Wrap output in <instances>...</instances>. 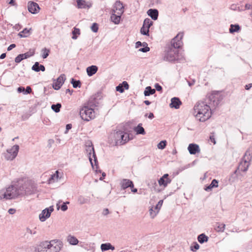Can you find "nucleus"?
<instances>
[{
	"label": "nucleus",
	"mask_w": 252,
	"mask_h": 252,
	"mask_svg": "<svg viewBox=\"0 0 252 252\" xmlns=\"http://www.w3.org/2000/svg\"><path fill=\"white\" fill-rule=\"evenodd\" d=\"M245 9H252V4L247 3L245 4Z\"/></svg>",
	"instance_id": "58"
},
{
	"label": "nucleus",
	"mask_w": 252,
	"mask_h": 252,
	"mask_svg": "<svg viewBox=\"0 0 252 252\" xmlns=\"http://www.w3.org/2000/svg\"><path fill=\"white\" fill-rule=\"evenodd\" d=\"M240 29L241 28L239 25L231 24L230 26L229 31L230 33H233L235 32H239L240 31Z\"/></svg>",
	"instance_id": "33"
},
{
	"label": "nucleus",
	"mask_w": 252,
	"mask_h": 252,
	"mask_svg": "<svg viewBox=\"0 0 252 252\" xmlns=\"http://www.w3.org/2000/svg\"><path fill=\"white\" fill-rule=\"evenodd\" d=\"M25 91V89L23 87H20L18 88V89H17V91L19 93H23L24 94Z\"/></svg>",
	"instance_id": "54"
},
{
	"label": "nucleus",
	"mask_w": 252,
	"mask_h": 252,
	"mask_svg": "<svg viewBox=\"0 0 252 252\" xmlns=\"http://www.w3.org/2000/svg\"><path fill=\"white\" fill-rule=\"evenodd\" d=\"M155 93V89H152V88L150 86H148L146 88L144 92V94L145 96H149L150 95L154 94Z\"/></svg>",
	"instance_id": "34"
},
{
	"label": "nucleus",
	"mask_w": 252,
	"mask_h": 252,
	"mask_svg": "<svg viewBox=\"0 0 252 252\" xmlns=\"http://www.w3.org/2000/svg\"><path fill=\"white\" fill-rule=\"evenodd\" d=\"M181 104L182 102L179 98L174 97L171 98V103L170 104L171 107L178 109Z\"/></svg>",
	"instance_id": "19"
},
{
	"label": "nucleus",
	"mask_w": 252,
	"mask_h": 252,
	"mask_svg": "<svg viewBox=\"0 0 252 252\" xmlns=\"http://www.w3.org/2000/svg\"><path fill=\"white\" fill-rule=\"evenodd\" d=\"M98 68L95 65H91L87 68V72L89 76H92L97 71Z\"/></svg>",
	"instance_id": "23"
},
{
	"label": "nucleus",
	"mask_w": 252,
	"mask_h": 252,
	"mask_svg": "<svg viewBox=\"0 0 252 252\" xmlns=\"http://www.w3.org/2000/svg\"><path fill=\"white\" fill-rule=\"evenodd\" d=\"M163 59L165 61L172 62L175 61H183L184 57L182 54L179 52V48H168L165 51Z\"/></svg>",
	"instance_id": "6"
},
{
	"label": "nucleus",
	"mask_w": 252,
	"mask_h": 252,
	"mask_svg": "<svg viewBox=\"0 0 252 252\" xmlns=\"http://www.w3.org/2000/svg\"><path fill=\"white\" fill-rule=\"evenodd\" d=\"M124 12V6L122 3L120 1H117L114 5L112 12L122 15Z\"/></svg>",
	"instance_id": "14"
},
{
	"label": "nucleus",
	"mask_w": 252,
	"mask_h": 252,
	"mask_svg": "<svg viewBox=\"0 0 252 252\" xmlns=\"http://www.w3.org/2000/svg\"><path fill=\"white\" fill-rule=\"evenodd\" d=\"M61 104L57 103L56 104H53L51 106L52 109L56 113L59 112L60 108H61Z\"/></svg>",
	"instance_id": "41"
},
{
	"label": "nucleus",
	"mask_w": 252,
	"mask_h": 252,
	"mask_svg": "<svg viewBox=\"0 0 252 252\" xmlns=\"http://www.w3.org/2000/svg\"><path fill=\"white\" fill-rule=\"evenodd\" d=\"M91 30L94 32H96L98 30V26L96 23H94L91 26Z\"/></svg>",
	"instance_id": "49"
},
{
	"label": "nucleus",
	"mask_w": 252,
	"mask_h": 252,
	"mask_svg": "<svg viewBox=\"0 0 252 252\" xmlns=\"http://www.w3.org/2000/svg\"><path fill=\"white\" fill-rule=\"evenodd\" d=\"M32 92V89L30 86L27 87L26 89H25L24 94H30Z\"/></svg>",
	"instance_id": "50"
},
{
	"label": "nucleus",
	"mask_w": 252,
	"mask_h": 252,
	"mask_svg": "<svg viewBox=\"0 0 252 252\" xmlns=\"http://www.w3.org/2000/svg\"><path fill=\"white\" fill-rule=\"evenodd\" d=\"M134 130L137 134L144 135L146 133L144 128L142 126V124H139L136 127H134Z\"/></svg>",
	"instance_id": "29"
},
{
	"label": "nucleus",
	"mask_w": 252,
	"mask_h": 252,
	"mask_svg": "<svg viewBox=\"0 0 252 252\" xmlns=\"http://www.w3.org/2000/svg\"><path fill=\"white\" fill-rule=\"evenodd\" d=\"M19 150V146L18 145H15L2 153V156L6 160H13L17 157Z\"/></svg>",
	"instance_id": "9"
},
{
	"label": "nucleus",
	"mask_w": 252,
	"mask_h": 252,
	"mask_svg": "<svg viewBox=\"0 0 252 252\" xmlns=\"http://www.w3.org/2000/svg\"><path fill=\"white\" fill-rule=\"evenodd\" d=\"M142 46V43L140 41H137L135 43V47H139Z\"/></svg>",
	"instance_id": "62"
},
{
	"label": "nucleus",
	"mask_w": 252,
	"mask_h": 252,
	"mask_svg": "<svg viewBox=\"0 0 252 252\" xmlns=\"http://www.w3.org/2000/svg\"><path fill=\"white\" fill-rule=\"evenodd\" d=\"M150 215L152 219H154L158 214V211H154L153 207H152L149 210Z\"/></svg>",
	"instance_id": "44"
},
{
	"label": "nucleus",
	"mask_w": 252,
	"mask_h": 252,
	"mask_svg": "<svg viewBox=\"0 0 252 252\" xmlns=\"http://www.w3.org/2000/svg\"><path fill=\"white\" fill-rule=\"evenodd\" d=\"M77 7L78 8H89L91 5L88 4L85 0H77Z\"/></svg>",
	"instance_id": "24"
},
{
	"label": "nucleus",
	"mask_w": 252,
	"mask_h": 252,
	"mask_svg": "<svg viewBox=\"0 0 252 252\" xmlns=\"http://www.w3.org/2000/svg\"><path fill=\"white\" fill-rule=\"evenodd\" d=\"M153 22L149 18H146L143 22V26L149 29L150 27L153 25Z\"/></svg>",
	"instance_id": "36"
},
{
	"label": "nucleus",
	"mask_w": 252,
	"mask_h": 252,
	"mask_svg": "<svg viewBox=\"0 0 252 252\" xmlns=\"http://www.w3.org/2000/svg\"><path fill=\"white\" fill-rule=\"evenodd\" d=\"M188 150L190 155H195L200 152V149L198 145L194 143L189 144Z\"/></svg>",
	"instance_id": "17"
},
{
	"label": "nucleus",
	"mask_w": 252,
	"mask_h": 252,
	"mask_svg": "<svg viewBox=\"0 0 252 252\" xmlns=\"http://www.w3.org/2000/svg\"><path fill=\"white\" fill-rule=\"evenodd\" d=\"M50 52V50L47 48L42 49L41 51V56L43 59L46 58Z\"/></svg>",
	"instance_id": "42"
},
{
	"label": "nucleus",
	"mask_w": 252,
	"mask_h": 252,
	"mask_svg": "<svg viewBox=\"0 0 252 252\" xmlns=\"http://www.w3.org/2000/svg\"><path fill=\"white\" fill-rule=\"evenodd\" d=\"M28 8L29 12L32 14H36L40 10L38 4L32 1L29 2Z\"/></svg>",
	"instance_id": "15"
},
{
	"label": "nucleus",
	"mask_w": 252,
	"mask_h": 252,
	"mask_svg": "<svg viewBox=\"0 0 252 252\" xmlns=\"http://www.w3.org/2000/svg\"><path fill=\"white\" fill-rule=\"evenodd\" d=\"M32 69L35 72H39L40 70L44 71L45 70V67L43 65H40L38 62H35L32 67Z\"/></svg>",
	"instance_id": "22"
},
{
	"label": "nucleus",
	"mask_w": 252,
	"mask_h": 252,
	"mask_svg": "<svg viewBox=\"0 0 252 252\" xmlns=\"http://www.w3.org/2000/svg\"><path fill=\"white\" fill-rule=\"evenodd\" d=\"M162 203H163V200H159L158 201V204L156 205V206L155 207V209L156 210H157V211H158V212L162 205Z\"/></svg>",
	"instance_id": "47"
},
{
	"label": "nucleus",
	"mask_w": 252,
	"mask_h": 252,
	"mask_svg": "<svg viewBox=\"0 0 252 252\" xmlns=\"http://www.w3.org/2000/svg\"><path fill=\"white\" fill-rule=\"evenodd\" d=\"M210 140L211 142H213L214 144H216V141H215V139L214 135H212V136H210Z\"/></svg>",
	"instance_id": "60"
},
{
	"label": "nucleus",
	"mask_w": 252,
	"mask_h": 252,
	"mask_svg": "<svg viewBox=\"0 0 252 252\" xmlns=\"http://www.w3.org/2000/svg\"><path fill=\"white\" fill-rule=\"evenodd\" d=\"M129 88V85L127 82L124 81L122 83L120 84L116 88V91L122 93L124 92L125 89L128 90Z\"/></svg>",
	"instance_id": "20"
},
{
	"label": "nucleus",
	"mask_w": 252,
	"mask_h": 252,
	"mask_svg": "<svg viewBox=\"0 0 252 252\" xmlns=\"http://www.w3.org/2000/svg\"><path fill=\"white\" fill-rule=\"evenodd\" d=\"M252 249V240L250 242L248 246V249Z\"/></svg>",
	"instance_id": "63"
},
{
	"label": "nucleus",
	"mask_w": 252,
	"mask_h": 252,
	"mask_svg": "<svg viewBox=\"0 0 252 252\" xmlns=\"http://www.w3.org/2000/svg\"><path fill=\"white\" fill-rule=\"evenodd\" d=\"M34 54V51L33 50H30V51L24 53V54H21L23 60L28 59L32 56Z\"/></svg>",
	"instance_id": "37"
},
{
	"label": "nucleus",
	"mask_w": 252,
	"mask_h": 252,
	"mask_svg": "<svg viewBox=\"0 0 252 252\" xmlns=\"http://www.w3.org/2000/svg\"><path fill=\"white\" fill-rule=\"evenodd\" d=\"M63 247L62 242L58 240L41 242L35 248V252H59Z\"/></svg>",
	"instance_id": "2"
},
{
	"label": "nucleus",
	"mask_w": 252,
	"mask_h": 252,
	"mask_svg": "<svg viewBox=\"0 0 252 252\" xmlns=\"http://www.w3.org/2000/svg\"><path fill=\"white\" fill-rule=\"evenodd\" d=\"M140 32L142 34L147 35L149 34V29L146 27H144V26H142V27L141 29Z\"/></svg>",
	"instance_id": "45"
},
{
	"label": "nucleus",
	"mask_w": 252,
	"mask_h": 252,
	"mask_svg": "<svg viewBox=\"0 0 252 252\" xmlns=\"http://www.w3.org/2000/svg\"><path fill=\"white\" fill-rule=\"evenodd\" d=\"M22 60H23V59L21 54H19L15 58V62L16 63H19Z\"/></svg>",
	"instance_id": "48"
},
{
	"label": "nucleus",
	"mask_w": 252,
	"mask_h": 252,
	"mask_svg": "<svg viewBox=\"0 0 252 252\" xmlns=\"http://www.w3.org/2000/svg\"><path fill=\"white\" fill-rule=\"evenodd\" d=\"M218 187V182L217 180L214 179L211 183L208 186H206L204 189L207 191H211L213 188H217Z\"/></svg>",
	"instance_id": "27"
},
{
	"label": "nucleus",
	"mask_w": 252,
	"mask_h": 252,
	"mask_svg": "<svg viewBox=\"0 0 252 252\" xmlns=\"http://www.w3.org/2000/svg\"><path fill=\"white\" fill-rule=\"evenodd\" d=\"M67 241L72 245H77L79 241L78 239L74 236L72 235H68L67 237Z\"/></svg>",
	"instance_id": "30"
},
{
	"label": "nucleus",
	"mask_w": 252,
	"mask_h": 252,
	"mask_svg": "<svg viewBox=\"0 0 252 252\" xmlns=\"http://www.w3.org/2000/svg\"><path fill=\"white\" fill-rule=\"evenodd\" d=\"M98 102H96L94 98H91L88 103L80 109V115L84 121H89L95 117L94 108L97 106Z\"/></svg>",
	"instance_id": "3"
},
{
	"label": "nucleus",
	"mask_w": 252,
	"mask_h": 252,
	"mask_svg": "<svg viewBox=\"0 0 252 252\" xmlns=\"http://www.w3.org/2000/svg\"><path fill=\"white\" fill-rule=\"evenodd\" d=\"M54 208L53 206H50L48 208L43 210L41 213L39 215V218L40 221H44L50 217L51 213L53 211Z\"/></svg>",
	"instance_id": "13"
},
{
	"label": "nucleus",
	"mask_w": 252,
	"mask_h": 252,
	"mask_svg": "<svg viewBox=\"0 0 252 252\" xmlns=\"http://www.w3.org/2000/svg\"><path fill=\"white\" fill-rule=\"evenodd\" d=\"M145 117H148L150 119H152L154 117V114L153 113H150L148 116L147 114H146L144 116Z\"/></svg>",
	"instance_id": "53"
},
{
	"label": "nucleus",
	"mask_w": 252,
	"mask_h": 252,
	"mask_svg": "<svg viewBox=\"0 0 252 252\" xmlns=\"http://www.w3.org/2000/svg\"><path fill=\"white\" fill-rule=\"evenodd\" d=\"M36 229V227L34 228L33 229H31L29 227H27L26 229V233L30 234L32 236L35 235L37 234Z\"/></svg>",
	"instance_id": "40"
},
{
	"label": "nucleus",
	"mask_w": 252,
	"mask_h": 252,
	"mask_svg": "<svg viewBox=\"0 0 252 252\" xmlns=\"http://www.w3.org/2000/svg\"><path fill=\"white\" fill-rule=\"evenodd\" d=\"M183 36V32L178 33L171 41V47H182L184 45L182 41Z\"/></svg>",
	"instance_id": "11"
},
{
	"label": "nucleus",
	"mask_w": 252,
	"mask_h": 252,
	"mask_svg": "<svg viewBox=\"0 0 252 252\" xmlns=\"http://www.w3.org/2000/svg\"><path fill=\"white\" fill-rule=\"evenodd\" d=\"M197 240L200 243L203 244L205 242H207L208 241L209 237L205 234L202 233L198 236Z\"/></svg>",
	"instance_id": "32"
},
{
	"label": "nucleus",
	"mask_w": 252,
	"mask_h": 252,
	"mask_svg": "<svg viewBox=\"0 0 252 252\" xmlns=\"http://www.w3.org/2000/svg\"><path fill=\"white\" fill-rule=\"evenodd\" d=\"M8 212L9 214L12 215V214H14L15 213L16 210L14 209L11 208L8 210Z\"/></svg>",
	"instance_id": "59"
},
{
	"label": "nucleus",
	"mask_w": 252,
	"mask_h": 252,
	"mask_svg": "<svg viewBox=\"0 0 252 252\" xmlns=\"http://www.w3.org/2000/svg\"><path fill=\"white\" fill-rule=\"evenodd\" d=\"M252 158V149H248L243 158L242 161L239 163L237 169L234 172V174L239 171L246 172L247 171L250 165V161Z\"/></svg>",
	"instance_id": "8"
},
{
	"label": "nucleus",
	"mask_w": 252,
	"mask_h": 252,
	"mask_svg": "<svg viewBox=\"0 0 252 252\" xmlns=\"http://www.w3.org/2000/svg\"><path fill=\"white\" fill-rule=\"evenodd\" d=\"M109 139L112 144L122 145L129 140V135L123 131H114L111 133Z\"/></svg>",
	"instance_id": "4"
},
{
	"label": "nucleus",
	"mask_w": 252,
	"mask_h": 252,
	"mask_svg": "<svg viewBox=\"0 0 252 252\" xmlns=\"http://www.w3.org/2000/svg\"><path fill=\"white\" fill-rule=\"evenodd\" d=\"M193 248V249H191L192 251H194V249L195 251L197 250L199 248V245L197 243H195Z\"/></svg>",
	"instance_id": "56"
},
{
	"label": "nucleus",
	"mask_w": 252,
	"mask_h": 252,
	"mask_svg": "<svg viewBox=\"0 0 252 252\" xmlns=\"http://www.w3.org/2000/svg\"><path fill=\"white\" fill-rule=\"evenodd\" d=\"M103 213L104 215H107L109 213L108 209H104Z\"/></svg>",
	"instance_id": "64"
},
{
	"label": "nucleus",
	"mask_w": 252,
	"mask_h": 252,
	"mask_svg": "<svg viewBox=\"0 0 252 252\" xmlns=\"http://www.w3.org/2000/svg\"><path fill=\"white\" fill-rule=\"evenodd\" d=\"M251 87H252V84L250 83L248 85H246L245 87V89L247 90H249Z\"/></svg>",
	"instance_id": "61"
},
{
	"label": "nucleus",
	"mask_w": 252,
	"mask_h": 252,
	"mask_svg": "<svg viewBox=\"0 0 252 252\" xmlns=\"http://www.w3.org/2000/svg\"><path fill=\"white\" fill-rule=\"evenodd\" d=\"M65 80V76L64 74H61L56 80H54L53 88L55 90H59Z\"/></svg>",
	"instance_id": "12"
},
{
	"label": "nucleus",
	"mask_w": 252,
	"mask_h": 252,
	"mask_svg": "<svg viewBox=\"0 0 252 252\" xmlns=\"http://www.w3.org/2000/svg\"><path fill=\"white\" fill-rule=\"evenodd\" d=\"M148 15L154 20H156L158 18V10L155 9H150L147 11Z\"/></svg>",
	"instance_id": "21"
},
{
	"label": "nucleus",
	"mask_w": 252,
	"mask_h": 252,
	"mask_svg": "<svg viewBox=\"0 0 252 252\" xmlns=\"http://www.w3.org/2000/svg\"><path fill=\"white\" fill-rule=\"evenodd\" d=\"M13 28L17 31H19L21 29V26L18 24H16L14 27Z\"/></svg>",
	"instance_id": "57"
},
{
	"label": "nucleus",
	"mask_w": 252,
	"mask_h": 252,
	"mask_svg": "<svg viewBox=\"0 0 252 252\" xmlns=\"http://www.w3.org/2000/svg\"><path fill=\"white\" fill-rule=\"evenodd\" d=\"M20 195H31L36 191V185L32 181L27 180L24 184L18 185Z\"/></svg>",
	"instance_id": "7"
},
{
	"label": "nucleus",
	"mask_w": 252,
	"mask_h": 252,
	"mask_svg": "<svg viewBox=\"0 0 252 252\" xmlns=\"http://www.w3.org/2000/svg\"><path fill=\"white\" fill-rule=\"evenodd\" d=\"M20 195L18 186L11 185L0 191V199H12Z\"/></svg>",
	"instance_id": "5"
},
{
	"label": "nucleus",
	"mask_w": 252,
	"mask_h": 252,
	"mask_svg": "<svg viewBox=\"0 0 252 252\" xmlns=\"http://www.w3.org/2000/svg\"><path fill=\"white\" fill-rule=\"evenodd\" d=\"M155 87L156 89L158 91H160L162 90V87L160 85H159L158 83L156 84Z\"/></svg>",
	"instance_id": "51"
},
{
	"label": "nucleus",
	"mask_w": 252,
	"mask_h": 252,
	"mask_svg": "<svg viewBox=\"0 0 252 252\" xmlns=\"http://www.w3.org/2000/svg\"><path fill=\"white\" fill-rule=\"evenodd\" d=\"M100 249L102 252L106 251L109 250H114L115 247L113 246L110 243H107L102 244L100 246Z\"/></svg>",
	"instance_id": "28"
},
{
	"label": "nucleus",
	"mask_w": 252,
	"mask_h": 252,
	"mask_svg": "<svg viewBox=\"0 0 252 252\" xmlns=\"http://www.w3.org/2000/svg\"><path fill=\"white\" fill-rule=\"evenodd\" d=\"M168 174H165L158 180V182L160 186L165 188L168 184L171 183V180L168 178Z\"/></svg>",
	"instance_id": "16"
},
{
	"label": "nucleus",
	"mask_w": 252,
	"mask_h": 252,
	"mask_svg": "<svg viewBox=\"0 0 252 252\" xmlns=\"http://www.w3.org/2000/svg\"><path fill=\"white\" fill-rule=\"evenodd\" d=\"M90 201V200L89 197H85L83 195L79 196L77 199V202L80 205L89 203Z\"/></svg>",
	"instance_id": "26"
},
{
	"label": "nucleus",
	"mask_w": 252,
	"mask_h": 252,
	"mask_svg": "<svg viewBox=\"0 0 252 252\" xmlns=\"http://www.w3.org/2000/svg\"><path fill=\"white\" fill-rule=\"evenodd\" d=\"M59 179V171H56L55 173L52 175L50 178L49 179V183L52 184L56 181H57Z\"/></svg>",
	"instance_id": "35"
},
{
	"label": "nucleus",
	"mask_w": 252,
	"mask_h": 252,
	"mask_svg": "<svg viewBox=\"0 0 252 252\" xmlns=\"http://www.w3.org/2000/svg\"><path fill=\"white\" fill-rule=\"evenodd\" d=\"M31 29L25 28L18 33V35L21 37H27L31 34Z\"/></svg>",
	"instance_id": "31"
},
{
	"label": "nucleus",
	"mask_w": 252,
	"mask_h": 252,
	"mask_svg": "<svg viewBox=\"0 0 252 252\" xmlns=\"http://www.w3.org/2000/svg\"><path fill=\"white\" fill-rule=\"evenodd\" d=\"M87 144L88 145H86V153L88 155L89 160L92 164V167L94 168L93 163L92 162L93 158H94V161L96 164L97 162V158L96 155L95 154L94 148L93 145L91 142H89Z\"/></svg>",
	"instance_id": "10"
},
{
	"label": "nucleus",
	"mask_w": 252,
	"mask_h": 252,
	"mask_svg": "<svg viewBox=\"0 0 252 252\" xmlns=\"http://www.w3.org/2000/svg\"><path fill=\"white\" fill-rule=\"evenodd\" d=\"M72 127L71 124H67L66 126V130L65 131V133H67L68 130L71 129Z\"/></svg>",
	"instance_id": "55"
},
{
	"label": "nucleus",
	"mask_w": 252,
	"mask_h": 252,
	"mask_svg": "<svg viewBox=\"0 0 252 252\" xmlns=\"http://www.w3.org/2000/svg\"><path fill=\"white\" fill-rule=\"evenodd\" d=\"M166 145V140H162L157 145L158 148L159 149H164Z\"/></svg>",
	"instance_id": "43"
},
{
	"label": "nucleus",
	"mask_w": 252,
	"mask_h": 252,
	"mask_svg": "<svg viewBox=\"0 0 252 252\" xmlns=\"http://www.w3.org/2000/svg\"><path fill=\"white\" fill-rule=\"evenodd\" d=\"M69 202L66 201L65 202H64L62 206H61V209L63 211H65L67 210L68 207L67 206V204H69Z\"/></svg>",
	"instance_id": "46"
},
{
	"label": "nucleus",
	"mask_w": 252,
	"mask_h": 252,
	"mask_svg": "<svg viewBox=\"0 0 252 252\" xmlns=\"http://www.w3.org/2000/svg\"><path fill=\"white\" fill-rule=\"evenodd\" d=\"M220 93L213 91L209 96V105L204 101H198L194 105V115L197 120L200 122H205L210 118L212 109L219 108L220 104Z\"/></svg>",
	"instance_id": "1"
},
{
	"label": "nucleus",
	"mask_w": 252,
	"mask_h": 252,
	"mask_svg": "<svg viewBox=\"0 0 252 252\" xmlns=\"http://www.w3.org/2000/svg\"><path fill=\"white\" fill-rule=\"evenodd\" d=\"M150 48H139L138 52H142L144 53L150 51Z\"/></svg>",
	"instance_id": "52"
},
{
	"label": "nucleus",
	"mask_w": 252,
	"mask_h": 252,
	"mask_svg": "<svg viewBox=\"0 0 252 252\" xmlns=\"http://www.w3.org/2000/svg\"><path fill=\"white\" fill-rule=\"evenodd\" d=\"M72 33L73 34L72 38L73 39H77L78 35L80 34V29L76 28H74Z\"/></svg>",
	"instance_id": "39"
},
{
	"label": "nucleus",
	"mask_w": 252,
	"mask_h": 252,
	"mask_svg": "<svg viewBox=\"0 0 252 252\" xmlns=\"http://www.w3.org/2000/svg\"><path fill=\"white\" fill-rule=\"evenodd\" d=\"M121 15V14H117L116 13L112 12L111 20L115 24H118L120 23Z\"/></svg>",
	"instance_id": "25"
},
{
	"label": "nucleus",
	"mask_w": 252,
	"mask_h": 252,
	"mask_svg": "<svg viewBox=\"0 0 252 252\" xmlns=\"http://www.w3.org/2000/svg\"><path fill=\"white\" fill-rule=\"evenodd\" d=\"M70 82L72 84L73 87L74 88L81 87V84L79 80H76L73 78H72Z\"/></svg>",
	"instance_id": "38"
},
{
	"label": "nucleus",
	"mask_w": 252,
	"mask_h": 252,
	"mask_svg": "<svg viewBox=\"0 0 252 252\" xmlns=\"http://www.w3.org/2000/svg\"><path fill=\"white\" fill-rule=\"evenodd\" d=\"M120 185L123 189H125L129 187L133 188L134 187L133 182L131 180L126 179H124L121 180Z\"/></svg>",
	"instance_id": "18"
}]
</instances>
